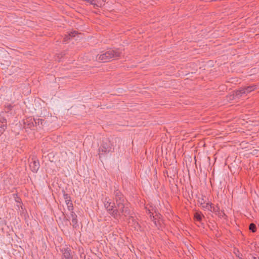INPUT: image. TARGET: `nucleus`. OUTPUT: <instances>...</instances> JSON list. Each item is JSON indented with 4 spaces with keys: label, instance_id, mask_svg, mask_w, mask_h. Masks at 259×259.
Here are the masks:
<instances>
[{
    "label": "nucleus",
    "instance_id": "nucleus-7",
    "mask_svg": "<svg viewBox=\"0 0 259 259\" xmlns=\"http://www.w3.org/2000/svg\"><path fill=\"white\" fill-rule=\"evenodd\" d=\"M93 6L95 9L102 7L104 5V0H83Z\"/></svg>",
    "mask_w": 259,
    "mask_h": 259
},
{
    "label": "nucleus",
    "instance_id": "nucleus-25",
    "mask_svg": "<svg viewBox=\"0 0 259 259\" xmlns=\"http://www.w3.org/2000/svg\"><path fill=\"white\" fill-rule=\"evenodd\" d=\"M253 259H259V257L253 256Z\"/></svg>",
    "mask_w": 259,
    "mask_h": 259
},
{
    "label": "nucleus",
    "instance_id": "nucleus-13",
    "mask_svg": "<svg viewBox=\"0 0 259 259\" xmlns=\"http://www.w3.org/2000/svg\"><path fill=\"white\" fill-rule=\"evenodd\" d=\"M60 251L62 253V255H64L71 252V249L68 247H63L60 249Z\"/></svg>",
    "mask_w": 259,
    "mask_h": 259
},
{
    "label": "nucleus",
    "instance_id": "nucleus-23",
    "mask_svg": "<svg viewBox=\"0 0 259 259\" xmlns=\"http://www.w3.org/2000/svg\"><path fill=\"white\" fill-rule=\"evenodd\" d=\"M198 202L202 206L203 205V204H204V201L203 198H202L200 200H199Z\"/></svg>",
    "mask_w": 259,
    "mask_h": 259
},
{
    "label": "nucleus",
    "instance_id": "nucleus-3",
    "mask_svg": "<svg viewBox=\"0 0 259 259\" xmlns=\"http://www.w3.org/2000/svg\"><path fill=\"white\" fill-rule=\"evenodd\" d=\"M114 148L110 141L108 139L103 140L102 143L99 148V155L100 157L105 156L109 153L113 152Z\"/></svg>",
    "mask_w": 259,
    "mask_h": 259
},
{
    "label": "nucleus",
    "instance_id": "nucleus-17",
    "mask_svg": "<svg viewBox=\"0 0 259 259\" xmlns=\"http://www.w3.org/2000/svg\"><path fill=\"white\" fill-rule=\"evenodd\" d=\"M249 229L250 231H251L253 233L255 232L256 231V227L255 225L253 223H251L249 225Z\"/></svg>",
    "mask_w": 259,
    "mask_h": 259
},
{
    "label": "nucleus",
    "instance_id": "nucleus-19",
    "mask_svg": "<svg viewBox=\"0 0 259 259\" xmlns=\"http://www.w3.org/2000/svg\"><path fill=\"white\" fill-rule=\"evenodd\" d=\"M217 215L219 216L220 218H226L227 217V215L224 212V211H220L219 210V211L218 212Z\"/></svg>",
    "mask_w": 259,
    "mask_h": 259
},
{
    "label": "nucleus",
    "instance_id": "nucleus-24",
    "mask_svg": "<svg viewBox=\"0 0 259 259\" xmlns=\"http://www.w3.org/2000/svg\"><path fill=\"white\" fill-rule=\"evenodd\" d=\"M147 213L149 214L151 218H152V217L153 216V213L150 211V210H148Z\"/></svg>",
    "mask_w": 259,
    "mask_h": 259
},
{
    "label": "nucleus",
    "instance_id": "nucleus-18",
    "mask_svg": "<svg viewBox=\"0 0 259 259\" xmlns=\"http://www.w3.org/2000/svg\"><path fill=\"white\" fill-rule=\"evenodd\" d=\"M219 210H220V208L218 205L214 206L212 205V210H210V211L211 212H213L215 213L216 214H217L218 212L219 211Z\"/></svg>",
    "mask_w": 259,
    "mask_h": 259
},
{
    "label": "nucleus",
    "instance_id": "nucleus-1",
    "mask_svg": "<svg viewBox=\"0 0 259 259\" xmlns=\"http://www.w3.org/2000/svg\"><path fill=\"white\" fill-rule=\"evenodd\" d=\"M120 55V52L118 49H110L105 52H103L96 57V60L99 62H107L110 61L112 59L119 57Z\"/></svg>",
    "mask_w": 259,
    "mask_h": 259
},
{
    "label": "nucleus",
    "instance_id": "nucleus-6",
    "mask_svg": "<svg viewBox=\"0 0 259 259\" xmlns=\"http://www.w3.org/2000/svg\"><path fill=\"white\" fill-rule=\"evenodd\" d=\"M256 89V85H251L240 88L236 91V96L241 97L244 94H247Z\"/></svg>",
    "mask_w": 259,
    "mask_h": 259
},
{
    "label": "nucleus",
    "instance_id": "nucleus-22",
    "mask_svg": "<svg viewBox=\"0 0 259 259\" xmlns=\"http://www.w3.org/2000/svg\"><path fill=\"white\" fill-rule=\"evenodd\" d=\"M152 221L153 222L154 225L155 227H158V223L156 221V219L154 218V216H152V218H151Z\"/></svg>",
    "mask_w": 259,
    "mask_h": 259
},
{
    "label": "nucleus",
    "instance_id": "nucleus-12",
    "mask_svg": "<svg viewBox=\"0 0 259 259\" xmlns=\"http://www.w3.org/2000/svg\"><path fill=\"white\" fill-rule=\"evenodd\" d=\"M202 217L204 216L201 212H196L194 213L195 220L199 222H201Z\"/></svg>",
    "mask_w": 259,
    "mask_h": 259
},
{
    "label": "nucleus",
    "instance_id": "nucleus-15",
    "mask_svg": "<svg viewBox=\"0 0 259 259\" xmlns=\"http://www.w3.org/2000/svg\"><path fill=\"white\" fill-rule=\"evenodd\" d=\"M202 207L205 209H207L209 211L212 210V203H207L205 205H202Z\"/></svg>",
    "mask_w": 259,
    "mask_h": 259
},
{
    "label": "nucleus",
    "instance_id": "nucleus-4",
    "mask_svg": "<svg viewBox=\"0 0 259 259\" xmlns=\"http://www.w3.org/2000/svg\"><path fill=\"white\" fill-rule=\"evenodd\" d=\"M114 203L115 207L120 205L127 204L128 200L124 195L118 189L115 190L113 193Z\"/></svg>",
    "mask_w": 259,
    "mask_h": 259
},
{
    "label": "nucleus",
    "instance_id": "nucleus-8",
    "mask_svg": "<svg viewBox=\"0 0 259 259\" xmlns=\"http://www.w3.org/2000/svg\"><path fill=\"white\" fill-rule=\"evenodd\" d=\"M24 124L26 128H31L36 126V122L34 118H28L24 121Z\"/></svg>",
    "mask_w": 259,
    "mask_h": 259
},
{
    "label": "nucleus",
    "instance_id": "nucleus-16",
    "mask_svg": "<svg viewBox=\"0 0 259 259\" xmlns=\"http://www.w3.org/2000/svg\"><path fill=\"white\" fill-rule=\"evenodd\" d=\"M35 121L36 122V126L38 125L39 127H41V126L43 125V123L45 121V120L43 119H35Z\"/></svg>",
    "mask_w": 259,
    "mask_h": 259
},
{
    "label": "nucleus",
    "instance_id": "nucleus-9",
    "mask_svg": "<svg viewBox=\"0 0 259 259\" xmlns=\"http://www.w3.org/2000/svg\"><path fill=\"white\" fill-rule=\"evenodd\" d=\"M63 198L65 200V202L67 205L68 209L70 210H73V205L71 200L70 196L67 193H64Z\"/></svg>",
    "mask_w": 259,
    "mask_h": 259
},
{
    "label": "nucleus",
    "instance_id": "nucleus-20",
    "mask_svg": "<svg viewBox=\"0 0 259 259\" xmlns=\"http://www.w3.org/2000/svg\"><path fill=\"white\" fill-rule=\"evenodd\" d=\"M62 259H73V256L71 254L70 252L68 254L62 255Z\"/></svg>",
    "mask_w": 259,
    "mask_h": 259
},
{
    "label": "nucleus",
    "instance_id": "nucleus-11",
    "mask_svg": "<svg viewBox=\"0 0 259 259\" xmlns=\"http://www.w3.org/2000/svg\"><path fill=\"white\" fill-rule=\"evenodd\" d=\"M70 211V215L72 218V225L73 228H76L78 227L77 215L73 210Z\"/></svg>",
    "mask_w": 259,
    "mask_h": 259
},
{
    "label": "nucleus",
    "instance_id": "nucleus-21",
    "mask_svg": "<svg viewBox=\"0 0 259 259\" xmlns=\"http://www.w3.org/2000/svg\"><path fill=\"white\" fill-rule=\"evenodd\" d=\"M13 107V106L11 104L7 105V106H5L6 112H9V111H11Z\"/></svg>",
    "mask_w": 259,
    "mask_h": 259
},
{
    "label": "nucleus",
    "instance_id": "nucleus-5",
    "mask_svg": "<svg viewBox=\"0 0 259 259\" xmlns=\"http://www.w3.org/2000/svg\"><path fill=\"white\" fill-rule=\"evenodd\" d=\"M104 204L109 214L111 217L113 215H115V214L113 213L115 208V204L114 202H112L109 197H106L104 201Z\"/></svg>",
    "mask_w": 259,
    "mask_h": 259
},
{
    "label": "nucleus",
    "instance_id": "nucleus-10",
    "mask_svg": "<svg viewBox=\"0 0 259 259\" xmlns=\"http://www.w3.org/2000/svg\"><path fill=\"white\" fill-rule=\"evenodd\" d=\"M29 166L32 172H36L39 168V162L37 160H33L30 162Z\"/></svg>",
    "mask_w": 259,
    "mask_h": 259
},
{
    "label": "nucleus",
    "instance_id": "nucleus-2",
    "mask_svg": "<svg viewBox=\"0 0 259 259\" xmlns=\"http://www.w3.org/2000/svg\"><path fill=\"white\" fill-rule=\"evenodd\" d=\"M130 207V204L129 202L127 203V204L120 205L115 207L114 211L115 212H113L114 214H115V215H112V217L115 219H118L122 216L129 218L132 217L131 216L132 212Z\"/></svg>",
    "mask_w": 259,
    "mask_h": 259
},
{
    "label": "nucleus",
    "instance_id": "nucleus-14",
    "mask_svg": "<svg viewBox=\"0 0 259 259\" xmlns=\"http://www.w3.org/2000/svg\"><path fill=\"white\" fill-rule=\"evenodd\" d=\"M76 34V33L75 31L73 32H71L64 38V41H66L70 39L71 37L75 36Z\"/></svg>",
    "mask_w": 259,
    "mask_h": 259
}]
</instances>
